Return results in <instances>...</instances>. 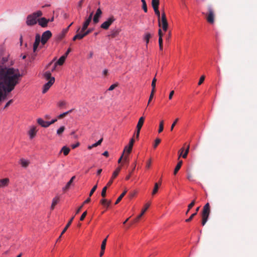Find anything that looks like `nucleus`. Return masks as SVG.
<instances>
[{
	"label": "nucleus",
	"instance_id": "2eb2a0df",
	"mask_svg": "<svg viewBox=\"0 0 257 257\" xmlns=\"http://www.w3.org/2000/svg\"><path fill=\"white\" fill-rule=\"evenodd\" d=\"M37 123L44 127H47L49 126L48 121H45L41 118L37 119Z\"/></svg>",
	"mask_w": 257,
	"mask_h": 257
},
{
	"label": "nucleus",
	"instance_id": "a19ab883",
	"mask_svg": "<svg viewBox=\"0 0 257 257\" xmlns=\"http://www.w3.org/2000/svg\"><path fill=\"white\" fill-rule=\"evenodd\" d=\"M163 129H164V121L161 120L160 121V124H159V128L158 130L159 133H161L163 131Z\"/></svg>",
	"mask_w": 257,
	"mask_h": 257
},
{
	"label": "nucleus",
	"instance_id": "8fccbe9b",
	"mask_svg": "<svg viewBox=\"0 0 257 257\" xmlns=\"http://www.w3.org/2000/svg\"><path fill=\"white\" fill-rule=\"evenodd\" d=\"M195 200H193L191 203H190L188 206V208L189 210H190L195 205Z\"/></svg>",
	"mask_w": 257,
	"mask_h": 257
},
{
	"label": "nucleus",
	"instance_id": "473e14b6",
	"mask_svg": "<svg viewBox=\"0 0 257 257\" xmlns=\"http://www.w3.org/2000/svg\"><path fill=\"white\" fill-rule=\"evenodd\" d=\"M100 203L102 205H106L107 207H108L111 203V201H107V200L103 199L101 200Z\"/></svg>",
	"mask_w": 257,
	"mask_h": 257
},
{
	"label": "nucleus",
	"instance_id": "e433bc0d",
	"mask_svg": "<svg viewBox=\"0 0 257 257\" xmlns=\"http://www.w3.org/2000/svg\"><path fill=\"white\" fill-rule=\"evenodd\" d=\"M159 0H152V6L153 8L159 7Z\"/></svg>",
	"mask_w": 257,
	"mask_h": 257
},
{
	"label": "nucleus",
	"instance_id": "774afa93",
	"mask_svg": "<svg viewBox=\"0 0 257 257\" xmlns=\"http://www.w3.org/2000/svg\"><path fill=\"white\" fill-rule=\"evenodd\" d=\"M159 45H163V39L161 38V36L160 37H159Z\"/></svg>",
	"mask_w": 257,
	"mask_h": 257
},
{
	"label": "nucleus",
	"instance_id": "6e6d98bb",
	"mask_svg": "<svg viewBox=\"0 0 257 257\" xmlns=\"http://www.w3.org/2000/svg\"><path fill=\"white\" fill-rule=\"evenodd\" d=\"M68 114V112H64L61 114H60L59 116H58V118L59 119H61V118H63L64 117H65L66 115Z\"/></svg>",
	"mask_w": 257,
	"mask_h": 257
},
{
	"label": "nucleus",
	"instance_id": "58836bf2",
	"mask_svg": "<svg viewBox=\"0 0 257 257\" xmlns=\"http://www.w3.org/2000/svg\"><path fill=\"white\" fill-rule=\"evenodd\" d=\"M107 237H108V236L105 239H104L102 242L101 245V248H102V250H105V249Z\"/></svg>",
	"mask_w": 257,
	"mask_h": 257
},
{
	"label": "nucleus",
	"instance_id": "338daca9",
	"mask_svg": "<svg viewBox=\"0 0 257 257\" xmlns=\"http://www.w3.org/2000/svg\"><path fill=\"white\" fill-rule=\"evenodd\" d=\"M57 119H54L52 120L51 121H48L49 126H50L51 124L55 123L56 121H57Z\"/></svg>",
	"mask_w": 257,
	"mask_h": 257
},
{
	"label": "nucleus",
	"instance_id": "39448f33",
	"mask_svg": "<svg viewBox=\"0 0 257 257\" xmlns=\"http://www.w3.org/2000/svg\"><path fill=\"white\" fill-rule=\"evenodd\" d=\"M40 41L41 42V40L40 39V35H37L36 36L35 42L33 44V53L32 54V59L33 60L35 59V57L36 56L35 52L38 47V46L40 44Z\"/></svg>",
	"mask_w": 257,
	"mask_h": 257
},
{
	"label": "nucleus",
	"instance_id": "a18cd8bd",
	"mask_svg": "<svg viewBox=\"0 0 257 257\" xmlns=\"http://www.w3.org/2000/svg\"><path fill=\"white\" fill-rule=\"evenodd\" d=\"M155 92V90H152L150 95V97L149 99L148 104H149L150 103V102H151V101L152 100V99L154 97Z\"/></svg>",
	"mask_w": 257,
	"mask_h": 257
},
{
	"label": "nucleus",
	"instance_id": "37998d69",
	"mask_svg": "<svg viewBox=\"0 0 257 257\" xmlns=\"http://www.w3.org/2000/svg\"><path fill=\"white\" fill-rule=\"evenodd\" d=\"M108 187V186L106 185V186H105L103 188L101 194L102 197H105L106 196V192Z\"/></svg>",
	"mask_w": 257,
	"mask_h": 257
},
{
	"label": "nucleus",
	"instance_id": "7ed1b4c3",
	"mask_svg": "<svg viewBox=\"0 0 257 257\" xmlns=\"http://www.w3.org/2000/svg\"><path fill=\"white\" fill-rule=\"evenodd\" d=\"M210 213V205L207 203L203 207L202 211V225L204 226L208 220Z\"/></svg>",
	"mask_w": 257,
	"mask_h": 257
},
{
	"label": "nucleus",
	"instance_id": "c756f323",
	"mask_svg": "<svg viewBox=\"0 0 257 257\" xmlns=\"http://www.w3.org/2000/svg\"><path fill=\"white\" fill-rule=\"evenodd\" d=\"M44 77H45V78L46 79H47V80H49H49L51 79V78H52V77H53L51 76V73L49 71H46L44 74Z\"/></svg>",
	"mask_w": 257,
	"mask_h": 257
},
{
	"label": "nucleus",
	"instance_id": "5fc2aeb1",
	"mask_svg": "<svg viewBox=\"0 0 257 257\" xmlns=\"http://www.w3.org/2000/svg\"><path fill=\"white\" fill-rule=\"evenodd\" d=\"M117 86V84H113L112 85H111L108 88V90L109 91H111L112 90H113Z\"/></svg>",
	"mask_w": 257,
	"mask_h": 257
},
{
	"label": "nucleus",
	"instance_id": "9d476101",
	"mask_svg": "<svg viewBox=\"0 0 257 257\" xmlns=\"http://www.w3.org/2000/svg\"><path fill=\"white\" fill-rule=\"evenodd\" d=\"M121 170V167H118L115 171L113 173L112 176L111 177V179L108 181V182L107 184V186H110L112 182H113V179H114L117 177L118 175L119 172H120Z\"/></svg>",
	"mask_w": 257,
	"mask_h": 257
},
{
	"label": "nucleus",
	"instance_id": "f03ea898",
	"mask_svg": "<svg viewBox=\"0 0 257 257\" xmlns=\"http://www.w3.org/2000/svg\"><path fill=\"white\" fill-rule=\"evenodd\" d=\"M42 16V12L38 11L33 14L29 15L27 17L26 24L28 26H31L37 23V19Z\"/></svg>",
	"mask_w": 257,
	"mask_h": 257
},
{
	"label": "nucleus",
	"instance_id": "a878e982",
	"mask_svg": "<svg viewBox=\"0 0 257 257\" xmlns=\"http://www.w3.org/2000/svg\"><path fill=\"white\" fill-rule=\"evenodd\" d=\"M151 203H147L145 205V208L142 210L141 213L139 215V217H141L145 213L148 208L150 207Z\"/></svg>",
	"mask_w": 257,
	"mask_h": 257
},
{
	"label": "nucleus",
	"instance_id": "680f3d73",
	"mask_svg": "<svg viewBox=\"0 0 257 257\" xmlns=\"http://www.w3.org/2000/svg\"><path fill=\"white\" fill-rule=\"evenodd\" d=\"M91 32V30L89 29L86 31H85L83 33L84 35V37H85L86 36H87V35H88Z\"/></svg>",
	"mask_w": 257,
	"mask_h": 257
},
{
	"label": "nucleus",
	"instance_id": "bf43d9fd",
	"mask_svg": "<svg viewBox=\"0 0 257 257\" xmlns=\"http://www.w3.org/2000/svg\"><path fill=\"white\" fill-rule=\"evenodd\" d=\"M87 27H88V26L83 25L82 28L80 32L82 33H84L85 31V30L87 29Z\"/></svg>",
	"mask_w": 257,
	"mask_h": 257
},
{
	"label": "nucleus",
	"instance_id": "423d86ee",
	"mask_svg": "<svg viewBox=\"0 0 257 257\" xmlns=\"http://www.w3.org/2000/svg\"><path fill=\"white\" fill-rule=\"evenodd\" d=\"M52 37V33L50 31H46L42 35L41 43L43 45H45L48 40Z\"/></svg>",
	"mask_w": 257,
	"mask_h": 257
},
{
	"label": "nucleus",
	"instance_id": "c85d7f7f",
	"mask_svg": "<svg viewBox=\"0 0 257 257\" xmlns=\"http://www.w3.org/2000/svg\"><path fill=\"white\" fill-rule=\"evenodd\" d=\"M152 35L149 33H146L145 35L144 36V39L146 41L147 45L149 42V40L151 38Z\"/></svg>",
	"mask_w": 257,
	"mask_h": 257
},
{
	"label": "nucleus",
	"instance_id": "b1692460",
	"mask_svg": "<svg viewBox=\"0 0 257 257\" xmlns=\"http://www.w3.org/2000/svg\"><path fill=\"white\" fill-rule=\"evenodd\" d=\"M182 163H183V161H180L177 165H176L175 168V170L174 171V175H176L177 172H178V171L180 170V169L181 168V166L182 165Z\"/></svg>",
	"mask_w": 257,
	"mask_h": 257
},
{
	"label": "nucleus",
	"instance_id": "f3484780",
	"mask_svg": "<svg viewBox=\"0 0 257 257\" xmlns=\"http://www.w3.org/2000/svg\"><path fill=\"white\" fill-rule=\"evenodd\" d=\"M75 178V176H73L71 179L70 180L67 182V184L66 185V186L63 188V191H67V190H68L70 188V185H71V184L72 183L74 179Z\"/></svg>",
	"mask_w": 257,
	"mask_h": 257
},
{
	"label": "nucleus",
	"instance_id": "0eeeda50",
	"mask_svg": "<svg viewBox=\"0 0 257 257\" xmlns=\"http://www.w3.org/2000/svg\"><path fill=\"white\" fill-rule=\"evenodd\" d=\"M161 22V27H162V28L164 31H167L168 29V22L167 20L166 17L165 13L164 12L162 14V18H161V21H160Z\"/></svg>",
	"mask_w": 257,
	"mask_h": 257
},
{
	"label": "nucleus",
	"instance_id": "dca6fc26",
	"mask_svg": "<svg viewBox=\"0 0 257 257\" xmlns=\"http://www.w3.org/2000/svg\"><path fill=\"white\" fill-rule=\"evenodd\" d=\"M68 31V28H66L65 29H63L62 31L57 36V39L58 40H61L65 36L66 34L67 33Z\"/></svg>",
	"mask_w": 257,
	"mask_h": 257
},
{
	"label": "nucleus",
	"instance_id": "1a4fd4ad",
	"mask_svg": "<svg viewBox=\"0 0 257 257\" xmlns=\"http://www.w3.org/2000/svg\"><path fill=\"white\" fill-rule=\"evenodd\" d=\"M54 82L55 78L52 77V78H51V79L49 80V81L44 85L43 90L42 91L43 93H45L49 89Z\"/></svg>",
	"mask_w": 257,
	"mask_h": 257
},
{
	"label": "nucleus",
	"instance_id": "f704fd0d",
	"mask_svg": "<svg viewBox=\"0 0 257 257\" xmlns=\"http://www.w3.org/2000/svg\"><path fill=\"white\" fill-rule=\"evenodd\" d=\"M142 2V8L145 13L148 12L147 6L145 0H141Z\"/></svg>",
	"mask_w": 257,
	"mask_h": 257
},
{
	"label": "nucleus",
	"instance_id": "f8f14e48",
	"mask_svg": "<svg viewBox=\"0 0 257 257\" xmlns=\"http://www.w3.org/2000/svg\"><path fill=\"white\" fill-rule=\"evenodd\" d=\"M101 14V10L99 8L98 9L93 19V22L94 24H97L99 22V19L100 17Z\"/></svg>",
	"mask_w": 257,
	"mask_h": 257
},
{
	"label": "nucleus",
	"instance_id": "052dcab7",
	"mask_svg": "<svg viewBox=\"0 0 257 257\" xmlns=\"http://www.w3.org/2000/svg\"><path fill=\"white\" fill-rule=\"evenodd\" d=\"M83 205H84V204H82V205H81V206H80V207H79L77 209V210H76V214H78V213H79L80 212V211L81 210V209H82V208L83 207Z\"/></svg>",
	"mask_w": 257,
	"mask_h": 257
},
{
	"label": "nucleus",
	"instance_id": "f257e3e1",
	"mask_svg": "<svg viewBox=\"0 0 257 257\" xmlns=\"http://www.w3.org/2000/svg\"><path fill=\"white\" fill-rule=\"evenodd\" d=\"M22 75L19 69L8 68L0 64V102L5 101L15 86L19 84Z\"/></svg>",
	"mask_w": 257,
	"mask_h": 257
},
{
	"label": "nucleus",
	"instance_id": "c03bdc74",
	"mask_svg": "<svg viewBox=\"0 0 257 257\" xmlns=\"http://www.w3.org/2000/svg\"><path fill=\"white\" fill-rule=\"evenodd\" d=\"M97 188V184H96L95 185H94L93 188L91 189L90 193H89V197H91L92 194H93V193L95 191V190H96Z\"/></svg>",
	"mask_w": 257,
	"mask_h": 257
},
{
	"label": "nucleus",
	"instance_id": "bb28decb",
	"mask_svg": "<svg viewBox=\"0 0 257 257\" xmlns=\"http://www.w3.org/2000/svg\"><path fill=\"white\" fill-rule=\"evenodd\" d=\"M69 152L70 149L68 147L64 146L62 148L60 152H63V154L65 156H67L69 154Z\"/></svg>",
	"mask_w": 257,
	"mask_h": 257
},
{
	"label": "nucleus",
	"instance_id": "393cba45",
	"mask_svg": "<svg viewBox=\"0 0 257 257\" xmlns=\"http://www.w3.org/2000/svg\"><path fill=\"white\" fill-rule=\"evenodd\" d=\"M93 13L91 12L88 17V18L86 19V20L85 21V22L83 23V25L88 26L90 23L91 22L92 20V18L93 16Z\"/></svg>",
	"mask_w": 257,
	"mask_h": 257
},
{
	"label": "nucleus",
	"instance_id": "5701e85b",
	"mask_svg": "<svg viewBox=\"0 0 257 257\" xmlns=\"http://www.w3.org/2000/svg\"><path fill=\"white\" fill-rule=\"evenodd\" d=\"M155 11L156 15L157 16L159 19V26L161 27V22H160V13L159 11V7H155L153 8Z\"/></svg>",
	"mask_w": 257,
	"mask_h": 257
},
{
	"label": "nucleus",
	"instance_id": "79ce46f5",
	"mask_svg": "<svg viewBox=\"0 0 257 257\" xmlns=\"http://www.w3.org/2000/svg\"><path fill=\"white\" fill-rule=\"evenodd\" d=\"M156 81H157V79L156 78V77H155L154 78V79H153L152 80V84H151V86H152V90H155L156 91Z\"/></svg>",
	"mask_w": 257,
	"mask_h": 257
},
{
	"label": "nucleus",
	"instance_id": "20e7f679",
	"mask_svg": "<svg viewBox=\"0 0 257 257\" xmlns=\"http://www.w3.org/2000/svg\"><path fill=\"white\" fill-rule=\"evenodd\" d=\"M208 12L205 15L206 16L207 21L211 24H213L214 23V19H215V13L214 11L213 8L211 6H208Z\"/></svg>",
	"mask_w": 257,
	"mask_h": 257
},
{
	"label": "nucleus",
	"instance_id": "c9c22d12",
	"mask_svg": "<svg viewBox=\"0 0 257 257\" xmlns=\"http://www.w3.org/2000/svg\"><path fill=\"white\" fill-rule=\"evenodd\" d=\"M118 33L119 31L118 30H113L111 32V34L109 35V36L113 38L116 37L118 35Z\"/></svg>",
	"mask_w": 257,
	"mask_h": 257
},
{
	"label": "nucleus",
	"instance_id": "603ef678",
	"mask_svg": "<svg viewBox=\"0 0 257 257\" xmlns=\"http://www.w3.org/2000/svg\"><path fill=\"white\" fill-rule=\"evenodd\" d=\"M86 215H87V211H85L81 215L80 218V220L83 221L85 217H86Z\"/></svg>",
	"mask_w": 257,
	"mask_h": 257
},
{
	"label": "nucleus",
	"instance_id": "aec40b11",
	"mask_svg": "<svg viewBox=\"0 0 257 257\" xmlns=\"http://www.w3.org/2000/svg\"><path fill=\"white\" fill-rule=\"evenodd\" d=\"M59 201V197L56 196L53 199L52 205L51 206V209L53 210L55 208V205L58 203Z\"/></svg>",
	"mask_w": 257,
	"mask_h": 257
},
{
	"label": "nucleus",
	"instance_id": "864d4df0",
	"mask_svg": "<svg viewBox=\"0 0 257 257\" xmlns=\"http://www.w3.org/2000/svg\"><path fill=\"white\" fill-rule=\"evenodd\" d=\"M204 79H205V76L202 75V76H201V77L200 78L199 82H198V85H201L204 82Z\"/></svg>",
	"mask_w": 257,
	"mask_h": 257
},
{
	"label": "nucleus",
	"instance_id": "4d7b16f0",
	"mask_svg": "<svg viewBox=\"0 0 257 257\" xmlns=\"http://www.w3.org/2000/svg\"><path fill=\"white\" fill-rule=\"evenodd\" d=\"M13 99H11L10 100H9L5 105V107H4V109H6V108H7L12 102H13Z\"/></svg>",
	"mask_w": 257,
	"mask_h": 257
},
{
	"label": "nucleus",
	"instance_id": "cd10ccee",
	"mask_svg": "<svg viewBox=\"0 0 257 257\" xmlns=\"http://www.w3.org/2000/svg\"><path fill=\"white\" fill-rule=\"evenodd\" d=\"M199 207H197L196 209V212L194 213H193L189 218L186 219L185 221L187 222H190L191 221L192 219L193 218V217L196 215L198 211H199Z\"/></svg>",
	"mask_w": 257,
	"mask_h": 257
},
{
	"label": "nucleus",
	"instance_id": "4be33fe9",
	"mask_svg": "<svg viewBox=\"0 0 257 257\" xmlns=\"http://www.w3.org/2000/svg\"><path fill=\"white\" fill-rule=\"evenodd\" d=\"M20 164L22 167L26 168L30 164V162L28 160H26L24 159H21L20 160Z\"/></svg>",
	"mask_w": 257,
	"mask_h": 257
},
{
	"label": "nucleus",
	"instance_id": "49530a36",
	"mask_svg": "<svg viewBox=\"0 0 257 257\" xmlns=\"http://www.w3.org/2000/svg\"><path fill=\"white\" fill-rule=\"evenodd\" d=\"M189 145H188L187 147V148L186 149V151H185V152L184 153V154L182 155V157L183 158H186L187 156V155L188 154V152H189Z\"/></svg>",
	"mask_w": 257,
	"mask_h": 257
},
{
	"label": "nucleus",
	"instance_id": "72a5a7b5",
	"mask_svg": "<svg viewBox=\"0 0 257 257\" xmlns=\"http://www.w3.org/2000/svg\"><path fill=\"white\" fill-rule=\"evenodd\" d=\"M158 189H159V184L158 183H156L155 184V186H154V188L153 190L152 193L153 195H154L155 194L157 193V192L158 191Z\"/></svg>",
	"mask_w": 257,
	"mask_h": 257
},
{
	"label": "nucleus",
	"instance_id": "e2e57ef3",
	"mask_svg": "<svg viewBox=\"0 0 257 257\" xmlns=\"http://www.w3.org/2000/svg\"><path fill=\"white\" fill-rule=\"evenodd\" d=\"M151 165V160L150 159L147 162L146 165V167L147 168H149Z\"/></svg>",
	"mask_w": 257,
	"mask_h": 257
},
{
	"label": "nucleus",
	"instance_id": "9b49d317",
	"mask_svg": "<svg viewBox=\"0 0 257 257\" xmlns=\"http://www.w3.org/2000/svg\"><path fill=\"white\" fill-rule=\"evenodd\" d=\"M37 127L36 126H32L31 127L30 130L28 132V134L31 139H33L37 132Z\"/></svg>",
	"mask_w": 257,
	"mask_h": 257
},
{
	"label": "nucleus",
	"instance_id": "0e129e2a",
	"mask_svg": "<svg viewBox=\"0 0 257 257\" xmlns=\"http://www.w3.org/2000/svg\"><path fill=\"white\" fill-rule=\"evenodd\" d=\"M174 94V90H172V91H171L170 92L169 96V99L171 100L172 98V97H173Z\"/></svg>",
	"mask_w": 257,
	"mask_h": 257
},
{
	"label": "nucleus",
	"instance_id": "ea45409f",
	"mask_svg": "<svg viewBox=\"0 0 257 257\" xmlns=\"http://www.w3.org/2000/svg\"><path fill=\"white\" fill-rule=\"evenodd\" d=\"M65 126H62L60 127L57 131V134L59 136H60L65 130Z\"/></svg>",
	"mask_w": 257,
	"mask_h": 257
},
{
	"label": "nucleus",
	"instance_id": "2f4dec72",
	"mask_svg": "<svg viewBox=\"0 0 257 257\" xmlns=\"http://www.w3.org/2000/svg\"><path fill=\"white\" fill-rule=\"evenodd\" d=\"M135 142V140L134 138H132L129 142L128 146H129V151L128 153H130L132 150V148L134 145V143Z\"/></svg>",
	"mask_w": 257,
	"mask_h": 257
},
{
	"label": "nucleus",
	"instance_id": "a211bd4d",
	"mask_svg": "<svg viewBox=\"0 0 257 257\" xmlns=\"http://www.w3.org/2000/svg\"><path fill=\"white\" fill-rule=\"evenodd\" d=\"M66 56H62L59 60L55 62V66H57L58 65H62L63 63H64L65 60H66Z\"/></svg>",
	"mask_w": 257,
	"mask_h": 257
},
{
	"label": "nucleus",
	"instance_id": "69168bd1",
	"mask_svg": "<svg viewBox=\"0 0 257 257\" xmlns=\"http://www.w3.org/2000/svg\"><path fill=\"white\" fill-rule=\"evenodd\" d=\"M126 151L127 152V154H129V153H128V151H129V146H125V148H124V150H123V153H123V154H124V153H125V152H126Z\"/></svg>",
	"mask_w": 257,
	"mask_h": 257
},
{
	"label": "nucleus",
	"instance_id": "6ab92c4d",
	"mask_svg": "<svg viewBox=\"0 0 257 257\" xmlns=\"http://www.w3.org/2000/svg\"><path fill=\"white\" fill-rule=\"evenodd\" d=\"M145 117L142 116L140 118L138 124L137 125V130H141V128L144 124Z\"/></svg>",
	"mask_w": 257,
	"mask_h": 257
},
{
	"label": "nucleus",
	"instance_id": "09e8293b",
	"mask_svg": "<svg viewBox=\"0 0 257 257\" xmlns=\"http://www.w3.org/2000/svg\"><path fill=\"white\" fill-rule=\"evenodd\" d=\"M161 140L160 139H156L155 140V144L154 145V148H156L158 145L160 143Z\"/></svg>",
	"mask_w": 257,
	"mask_h": 257
},
{
	"label": "nucleus",
	"instance_id": "3c124183",
	"mask_svg": "<svg viewBox=\"0 0 257 257\" xmlns=\"http://www.w3.org/2000/svg\"><path fill=\"white\" fill-rule=\"evenodd\" d=\"M179 120V118H177L175 121H174V122L172 123L171 126V131H173V129H174V126H175V125L176 124V123H177L178 121Z\"/></svg>",
	"mask_w": 257,
	"mask_h": 257
},
{
	"label": "nucleus",
	"instance_id": "6e6552de",
	"mask_svg": "<svg viewBox=\"0 0 257 257\" xmlns=\"http://www.w3.org/2000/svg\"><path fill=\"white\" fill-rule=\"evenodd\" d=\"M114 21V19L113 17H111L101 24V28L103 29L107 30Z\"/></svg>",
	"mask_w": 257,
	"mask_h": 257
},
{
	"label": "nucleus",
	"instance_id": "412c9836",
	"mask_svg": "<svg viewBox=\"0 0 257 257\" xmlns=\"http://www.w3.org/2000/svg\"><path fill=\"white\" fill-rule=\"evenodd\" d=\"M74 218V216H73L71 219L70 220H69V221L67 223V225H66V226L65 227V228L63 229V231H62L61 232V235H63L67 230V229H68V228L70 226V225L71 224V223L73 220Z\"/></svg>",
	"mask_w": 257,
	"mask_h": 257
},
{
	"label": "nucleus",
	"instance_id": "de8ad7c7",
	"mask_svg": "<svg viewBox=\"0 0 257 257\" xmlns=\"http://www.w3.org/2000/svg\"><path fill=\"white\" fill-rule=\"evenodd\" d=\"M66 104V102L65 101L62 100L58 102V105L60 107H62Z\"/></svg>",
	"mask_w": 257,
	"mask_h": 257
},
{
	"label": "nucleus",
	"instance_id": "4c0bfd02",
	"mask_svg": "<svg viewBox=\"0 0 257 257\" xmlns=\"http://www.w3.org/2000/svg\"><path fill=\"white\" fill-rule=\"evenodd\" d=\"M80 29V28H79L77 31V32L78 33L77 34V35L78 36V39H79V40H81L84 37V35L83 33H81V32H80V33H79Z\"/></svg>",
	"mask_w": 257,
	"mask_h": 257
},
{
	"label": "nucleus",
	"instance_id": "7c9ffc66",
	"mask_svg": "<svg viewBox=\"0 0 257 257\" xmlns=\"http://www.w3.org/2000/svg\"><path fill=\"white\" fill-rule=\"evenodd\" d=\"M127 192L126 190H124L123 192L118 197V198L117 199L115 204H118L122 199V198L124 197V196L125 195L126 193Z\"/></svg>",
	"mask_w": 257,
	"mask_h": 257
},
{
	"label": "nucleus",
	"instance_id": "ddd939ff",
	"mask_svg": "<svg viewBox=\"0 0 257 257\" xmlns=\"http://www.w3.org/2000/svg\"><path fill=\"white\" fill-rule=\"evenodd\" d=\"M38 23L42 27H46L47 26V24L48 22H49V20H47V19L45 18H41L38 20Z\"/></svg>",
	"mask_w": 257,
	"mask_h": 257
},
{
	"label": "nucleus",
	"instance_id": "13d9d810",
	"mask_svg": "<svg viewBox=\"0 0 257 257\" xmlns=\"http://www.w3.org/2000/svg\"><path fill=\"white\" fill-rule=\"evenodd\" d=\"M87 27H88V26L83 25L82 28L80 32L82 33H84L85 31V30L87 29Z\"/></svg>",
	"mask_w": 257,
	"mask_h": 257
},
{
	"label": "nucleus",
	"instance_id": "4468645a",
	"mask_svg": "<svg viewBox=\"0 0 257 257\" xmlns=\"http://www.w3.org/2000/svg\"><path fill=\"white\" fill-rule=\"evenodd\" d=\"M10 180L9 178H4L0 180V188H4L9 185Z\"/></svg>",
	"mask_w": 257,
	"mask_h": 257
}]
</instances>
